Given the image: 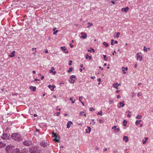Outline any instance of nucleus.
<instances>
[{
    "label": "nucleus",
    "instance_id": "f257e3e1",
    "mask_svg": "<svg viewBox=\"0 0 153 153\" xmlns=\"http://www.w3.org/2000/svg\"><path fill=\"white\" fill-rule=\"evenodd\" d=\"M40 150L39 148L37 146H32L29 148V152L30 153H40Z\"/></svg>",
    "mask_w": 153,
    "mask_h": 153
},
{
    "label": "nucleus",
    "instance_id": "f03ea898",
    "mask_svg": "<svg viewBox=\"0 0 153 153\" xmlns=\"http://www.w3.org/2000/svg\"><path fill=\"white\" fill-rule=\"evenodd\" d=\"M11 137L14 140L19 141L21 140V138L20 135L18 133H14L12 134Z\"/></svg>",
    "mask_w": 153,
    "mask_h": 153
},
{
    "label": "nucleus",
    "instance_id": "7ed1b4c3",
    "mask_svg": "<svg viewBox=\"0 0 153 153\" xmlns=\"http://www.w3.org/2000/svg\"><path fill=\"white\" fill-rule=\"evenodd\" d=\"M14 146L12 145H8L6 148V151L7 153H12L13 150L14 149Z\"/></svg>",
    "mask_w": 153,
    "mask_h": 153
},
{
    "label": "nucleus",
    "instance_id": "20e7f679",
    "mask_svg": "<svg viewBox=\"0 0 153 153\" xmlns=\"http://www.w3.org/2000/svg\"><path fill=\"white\" fill-rule=\"evenodd\" d=\"M52 137L54 138L53 140L55 141L58 143L59 142V140L57 139V135L53 131L52 132Z\"/></svg>",
    "mask_w": 153,
    "mask_h": 153
},
{
    "label": "nucleus",
    "instance_id": "39448f33",
    "mask_svg": "<svg viewBox=\"0 0 153 153\" xmlns=\"http://www.w3.org/2000/svg\"><path fill=\"white\" fill-rule=\"evenodd\" d=\"M23 144L26 146H28L32 144V142L30 140H27L23 142Z\"/></svg>",
    "mask_w": 153,
    "mask_h": 153
},
{
    "label": "nucleus",
    "instance_id": "423d86ee",
    "mask_svg": "<svg viewBox=\"0 0 153 153\" xmlns=\"http://www.w3.org/2000/svg\"><path fill=\"white\" fill-rule=\"evenodd\" d=\"M9 137V135L6 134H3V135L1 136V137L2 139L5 140H7L8 139Z\"/></svg>",
    "mask_w": 153,
    "mask_h": 153
},
{
    "label": "nucleus",
    "instance_id": "0eeeda50",
    "mask_svg": "<svg viewBox=\"0 0 153 153\" xmlns=\"http://www.w3.org/2000/svg\"><path fill=\"white\" fill-rule=\"evenodd\" d=\"M75 76L74 75H72L70 77V79L69 80V82L70 83H73L75 81V80L74 79H75Z\"/></svg>",
    "mask_w": 153,
    "mask_h": 153
},
{
    "label": "nucleus",
    "instance_id": "6e6552de",
    "mask_svg": "<svg viewBox=\"0 0 153 153\" xmlns=\"http://www.w3.org/2000/svg\"><path fill=\"white\" fill-rule=\"evenodd\" d=\"M40 145L42 146L45 147L48 145V143L45 141H43L40 142Z\"/></svg>",
    "mask_w": 153,
    "mask_h": 153
},
{
    "label": "nucleus",
    "instance_id": "1a4fd4ad",
    "mask_svg": "<svg viewBox=\"0 0 153 153\" xmlns=\"http://www.w3.org/2000/svg\"><path fill=\"white\" fill-rule=\"evenodd\" d=\"M137 60H139L140 61H141L142 60V56L139 55V53H137Z\"/></svg>",
    "mask_w": 153,
    "mask_h": 153
},
{
    "label": "nucleus",
    "instance_id": "9d476101",
    "mask_svg": "<svg viewBox=\"0 0 153 153\" xmlns=\"http://www.w3.org/2000/svg\"><path fill=\"white\" fill-rule=\"evenodd\" d=\"M20 153H28V149L27 148H24L21 150Z\"/></svg>",
    "mask_w": 153,
    "mask_h": 153
},
{
    "label": "nucleus",
    "instance_id": "9b49d317",
    "mask_svg": "<svg viewBox=\"0 0 153 153\" xmlns=\"http://www.w3.org/2000/svg\"><path fill=\"white\" fill-rule=\"evenodd\" d=\"M61 49L62 50V51H63L64 52V53H68V51L67 50V49L65 47H60Z\"/></svg>",
    "mask_w": 153,
    "mask_h": 153
},
{
    "label": "nucleus",
    "instance_id": "f8f14e48",
    "mask_svg": "<svg viewBox=\"0 0 153 153\" xmlns=\"http://www.w3.org/2000/svg\"><path fill=\"white\" fill-rule=\"evenodd\" d=\"M81 34L82 35L81 37L84 39H85L86 38L87 34L85 33L84 32H81Z\"/></svg>",
    "mask_w": 153,
    "mask_h": 153
},
{
    "label": "nucleus",
    "instance_id": "ddd939ff",
    "mask_svg": "<svg viewBox=\"0 0 153 153\" xmlns=\"http://www.w3.org/2000/svg\"><path fill=\"white\" fill-rule=\"evenodd\" d=\"M12 153H20V150L18 149H13Z\"/></svg>",
    "mask_w": 153,
    "mask_h": 153
},
{
    "label": "nucleus",
    "instance_id": "4468645a",
    "mask_svg": "<svg viewBox=\"0 0 153 153\" xmlns=\"http://www.w3.org/2000/svg\"><path fill=\"white\" fill-rule=\"evenodd\" d=\"M129 9V8L128 7H126V8L123 7V8H122L121 10V11L123 12H126L128 11Z\"/></svg>",
    "mask_w": 153,
    "mask_h": 153
},
{
    "label": "nucleus",
    "instance_id": "2eb2a0df",
    "mask_svg": "<svg viewBox=\"0 0 153 153\" xmlns=\"http://www.w3.org/2000/svg\"><path fill=\"white\" fill-rule=\"evenodd\" d=\"M48 87L51 90V91H53L54 90V88L56 87V86L53 85H49L48 86Z\"/></svg>",
    "mask_w": 153,
    "mask_h": 153
},
{
    "label": "nucleus",
    "instance_id": "dca6fc26",
    "mask_svg": "<svg viewBox=\"0 0 153 153\" xmlns=\"http://www.w3.org/2000/svg\"><path fill=\"white\" fill-rule=\"evenodd\" d=\"M30 89L33 92H35L36 91V87L35 86H30L29 87Z\"/></svg>",
    "mask_w": 153,
    "mask_h": 153
},
{
    "label": "nucleus",
    "instance_id": "f3484780",
    "mask_svg": "<svg viewBox=\"0 0 153 153\" xmlns=\"http://www.w3.org/2000/svg\"><path fill=\"white\" fill-rule=\"evenodd\" d=\"M73 124L72 123L71 121H68L67 124V127L69 128H70L71 125Z\"/></svg>",
    "mask_w": 153,
    "mask_h": 153
},
{
    "label": "nucleus",
    "instance_id": "a211bd4d",
    "mask_svg": "<svg viewBox=\"0 0 153 153\" xmlns=\"http://www.w3.org/2000/svg\"><path fill=\"white\" fill-rule=\"evenodd\" d=\"M15 51H13L9 55V56L10 57H13L15 56Z\"/></svg>",
    "mask_w": 153,
    "mask_h": 153
},
{
    "label": "nucleus",
    "instance_id": "6ab92c4d",
    "mask_svg": "<svg viewBox=\"0 0 153 153\" xmlns=\"http://www.w3.org/2000/svg\"><path fill=\"white\" fill-rule=\"evenodd\" d=\"M91 131V128L90 127H88L85 130L86 132L87 133H89Z\"/></svg>",
    "mask_w": 153,
    "mask_h": 153
},
{
    "label": "nucleus",
    "instance_id": "aec40b11",
    "mask_svg": "<svg viewBox=\"0 0 153 153\" xmlns=\"http://www.w3.org/2000/svg\"><path fill=\"white\" fill-rule=\"evenodd\" d=\"M120 106H118L119 107H120L121 106L123 107L125 105L124 101H123L122 102H120L119 103Z\"/></svg>",
    "mask_w": 153,
    "mask_h": 153
},
{
    "label": "nucleus",
    "instance_id": "412c9836",
    "mask_svg": "<svg viewBox=\"0 0 153 153\" xmlns=\"http://www.w3.org/2000/svg\"><path fill=\"white\" fill-rule=\"evenodd\" d=\"M123 140L125 141L126 142H127L128 141V137L126 136H124L123 137Z\"/></svg>",
    "mask_w": 153,
    "mask_h": 153
},
{
    "label": "nucleus",
    "instance_id": "4be33fe9",
    "mask_svg": "<svg viewBox=\"0 0 153 153\" xmlns=\"http://www.w3.org/2000/svg\"><path fill=\"white\" fill-rule=\"evenodd\" d=\"M5 143L0 142V148L4 147L5 146Z\"/></svg>",
    "mask_w": 153,
    "mask_h": 153
},
{
    "label": "nucleus",
    "instance_id": "5701e85b",
    "mask_svg": "<svg viewBox=\"0 0 153 153\" xmlns=\"http://www.w3.org/2000/svg\"><path fill=\"white\" fill-rule=\"evenodd\" d=\"M85 58L86 59H89L91 60V56H89L88 54H87L85 57Z\"/></svg>",
    "mask_w": 153,
    "mask_h": 153
},
{
    "label": "nucleus",
    "instance_id": "b1692460",
    "mask_svg": "<svg viewBox=\"0 0 153 153\" xmlns=\"http://www.w3.org/2000/svg\"><path fill=\"white\" fill-rule=\"evenodd\" d=\"M32 51H33L34 50H35L34 52L33 53V54L35 55L36 54V48H32Z\"/></svg>",
    "mask_w": 153,
    "mask_h": 153
},
{
    "label": "nucleus",
    "instance_id": "393cba45",
    "mask_svg": "<svg viewBox=\"0 0 153 153\" xmlns=\"http://www.w3.org/2000/svg\"><path fill=\"white\" fill-rule=\"evenodd\" d=\"M88 24L89 25L87 27L88 28H89L91 26L93 25V24L90 22H88Z\"/></svg>",
    "mask_w": 153,
    "mask_h": 153
},
{
    "label": "nucleus",
    "instance_id": "a878e982",
    "mask_svg": "<svg viewBox=\"0 0 153 153\" xmlns=\"http://www.w3.org/2000/svg\"><path fill=\"white\" fill-rule=\"evenodd\" d=\"M49 72L50 73H52L53 75L55 74H56V72L55 71H53L52 70H49Z\"/></svg>",
    "mask_w": 153,
    "mask_h": 153
},
{
    "label": "nucleus",
    "instance_id": "bb28decb",
    "mask_svg": "<svg viewBox=\"0 0 153 153\" xmlns=\"http://www.w3.org/2000/svg\"><path fill=\"white\" fill-rule=\"evenodd\" d=\"M136 118L137 119H140L142 118V116L140 115H138L136 116Z\"/></svg>",
    "mask_w": 153,
    "mask_h": 153
},
{
    "label": "nucleus",
    "instance_id": "cd10ccee",
    "mask_svg": "<svg viewBox=\"0 0 153 153\" xmlns=\"http://www.w3.org/2000/svg\"><path fill=\"white\" fill-rule=\"evenodd\" d=\"M124 68H125V67H122V71L123 72V73L124 74H126V72L125 71V70L124 69Z\"/></svg>",
    "mask_w": 153,
    "mask_h": 153
},
{
    "label": "nucleus",
    "instance_id": "c85d7f7f",
    "mask_svg": "<svg viewBox=\"0 0 153 153\" xmlns=\"http://www.w3.org/2000/svg\"><path fill=\"white\" fill-rule=\"evenodd\" d=\"M112 86L114 88H115L116 87H118L117 84V82L113 84L112 85Z\"/></svg>",
    "mask_w": 153,
    "mask_h": 153
},
{
    "label": "nucleus",
    "instance_id": "c756f323",
    "mask_svg": "<svg viewBox=\"0 0 153 153\" xmlns=\"http://www.w3.org/2000/svg\"><path fill=\"white\" fill-rule=\"evenodd\" d=\"M95 122L94 121V119H92L91 120V122L90 123L92 124V125H94L95 124Z\"/></svg>",
    "mask_w": 153,
    "mask_h": 153
},
{
    "label": "nucleus",
    "instance_id": "7c9ffc66",
    "mask_svg": "<svg viewBox=\"0 0 153 153\" xmlns=\"http://www.w3.org/2000/svg\"><path fill=\"white\" fill-rule=\"evenodd\" d=\"M127 123V122L126 121V120H125L123 122V126H126V124Z\"/></svg>",
    "mask_w": 153,
    "mask_h": 153
},
{
    "label": "nucleus",
    "instance_id": "2f4dec72",
    "mask_svg": "<svg viewBox=\"0 0 153 153\" xmlns=\"http://www.w3.org/2000/svg\"><path fill=\"white\" fill-rule=\"evenodd\" d=\"M73 70V68H70L68 71V73H70Z\"/></svg>",
    "mask_w": 153,
    "mask_h": 153
},
{
    "label": "nucleus",
    "instance_id": "473e14b6",
    "mask_svg": "<svg viewBox=\"0 0 153 153\" xmlns=\"http://www.w3.org/2000/svg\"><path fill=\"white\" fill-rule=\"evenodd\" d=\"M120 32L117 33L115 37H117V38H118L119 37V35H120Z\"/></svg>",
    "mask_w": 153,
    "mask_h": 153
},
{
    "label": "nucleus",
    "instance_id": "72a5a7b5",
    "mask_svg": "<svg viewBox=\"0 0 153 153\" xmlns=\"http://www.w3.org/2000/svg\"><path fill=\"white\" fill-rule=\"evenodd\" d=\"M85 112L84 111H81L80 112L79 115L81 116H83L84 115V114H85Z\"/></svg>",
    "mask_w": 153,
    "mask_h": 153
},
{
    "label": "nucleus",
    "instance_id": "f704fd0d",
    "mask_svg": "<svg viewBox=\"0 0 153 153\" xmlns=\"http://www.w3.org/2000/svg\"><path fill=\"white\" fill-rule=\"evenodd\" d=\"M141 120H137L136 122H135V124L136 125H138L139 123H140V122H141Z\"/></svg>",
    "mask_w": 153,
    "mask_h": 153
},
{
    "label": "nucleus",
    "instance_id": "c9c22d12",
    "mask_svg": "<svg viewBox=\"0 0 153 153\" xmlns=\"http://www.w3.org/2000/svg\"><path fill=\"white\" fill-rule=\"evenodd\" d=\"M103 44L105 45V47H107L108 46V43H106L105 42H103Z\"/></svg>",
    "mask_w": 153,
    "mask_h": 153
},
{
    "label": "nucleus",
    "instance_id": "e433bc0d",
    "mask_svg": "<svg viewBox=\"0 0 153 153\" xmlns=\"http://www.w3.org/2000/svg\"><path fill=\"white\" fill-rule=\"evenodd\" d=\"M102 111L97 113V114L102 115Z\"/></svg>",
    "mask_w": 153,
    "mask_h": 153
},
{
    "label": "nucleus",
    "instance_id": "4c0bfd02",
    "mask_svg": "<svg viewBox=\"0 0 153 153\" xmlns=\"http://www.w3.org/2000/svg\"><path fill=\"white\" fill-rule=\"evenodd\" d=\"M82 97H80L79 98V101L81 102H82Z\"/></svg>",
    "mask_w": 153,
    "mask_h": 153
},
{
    "label": "nucleus",
    "instance_id": "58836bf2",
    "mask_svg": "<svg viewBox=\"0 0 153 153\" xmlns=\"http://www.w3.org/2000/svg\"><path fill=\"white\" fill-rule=\"evenodd\" d=\"M146 46H144V49H143V51H145V52L147 51V48H146Z\"/></svg>",
    "mask_w": 153,
    "mask_h": 153
},
{
    "label": "nucleus",
    "instance_id": "ea45409f",
    "mask_svg": "<svg viewBox=\"0 0 153 153\" xmlns=\"http://www.w3.org/2000/svg\"><path fill=\"white\" fill-rule=\"evenodd\" d=\"M103 56L104 57V58L105 60H107V57H106V55H103Z\"/></svg>",
    "mask_w": 153,
    "mask_h": 153
},
{
    "label": "nucleus",
    "instance_id": "a19ab883",
    "mask_svg": "<svg viewBox=\"0 0 153 153\" xmlns=\"http://www.w3.org/2000/svg\"><path fill=\"white\" fill-rule=\"evenodd\" d=\"M99 122L101 123H102L104 122V121L102 120H101V119L99 120Z\"/></svg>",
    "mask_w": 153,
    "mask_h": 153
},
{
    "label": "nucleus",
    "instance_id": "79ce46f5",
    "mask_svg": "<svg viewBox=\"0 0 153 153\" xmlns=\"http://www.w3.org/2000/svg\"><path fill=\"white\" fill-rule=\"evenodd\" d=\"M147 142V141L146 140H143V144H144L146 143Z\"/></svg>",
    "mask_w": 153,
    "mask_h": 153
},
{
    "label": "nucleus",
    "instance_id": "37998d69",
    "mask_svg": "<svg viewBox=\"0 0 153 153\" xmlns=\"http://www.w3.org/2000/svg\"><path fill=\"white\" fill-rule=\"evenodd\" d=\"M114 41V39H112L111 40V45H114L113 42Z\"/></svg>",
    "mask_w": 153,
    "mask_h": 153
},
{
    "label": "nucleus",
    "instance_id": "c03bdc74",
    "mask_svg": "<svg viewBox=\"0 0 153 153\" xmlns=\"http://www.w3.org/2000/svg\"><path fill=\"white\" fill-rule=\"evenodd\" d=\"M117 128V126H113L112 127V129H113L114 128Z\"/></svg>",
    "mask_w": 153,
    "mask_h": 153
},
{
    "label": "nucleus",
    "instance_id": "a18cd8bd",
    "mask_svg": "<svg viewBox=\"0 0 153 153\" xmlns=\"http://www.w3.org/2000/svg\"><path fill=\"white\" fill-rule=\"evenodd\" d=\"M58 32V30H56L53 33V34L54 35H55L56 34V33H57V32Z\"/></svg>",
    "mask_w": 153,
    "mask_h": 153
},
{
    "label": "nucleus",
    "instance_id": "49530a36",
    "mask_svg": "<svg viewBox=\"0 0 153 153\" xmlns=\"http://www.w3.org/2000/svg\"><path fill=\"white\" fill-rule=\"evenodd\" d=\"M115 130H116L117 132H118L120 131V129L119 128H116Z\"/></svg>",
    "mask_w": 153,
    "mask_h": 153
},
{
    "label": "nucleus",
    "instance_id": "de8ad7c7",
    "mask_svg": "<svg viewBox=\"0 0 153 153\" xmlns=\"http://www.w3.org/2000/svg\"><path fill=\"white\" fill-rule=\"evenodd\" d=\"M89 110L90 111H92L93 110H94L93 109V108H90L89 109Z\"/></svg>",
    "mask_w": 153,
    "mask_h": 153
},
{
    "label": "nucleus",
    "instance_id": "09e8293b",
    "mask_svg": "<svg viewBox=\"0 0 153 153\" xmlns=\"http://www.w3.org/2000/svg\"><path fill=\"white\" fill-rule=\"evenodd\" d=\"M34 80L35 81H39V79H36V78H35V79H34Z\"/></svg>",
    "mask_w": 153,
    "mask_h": 153
},
{
    "label": "nucleus",
    "instance_id": "8fccbe9b",
    "mask_svg": "<svg viewBox=\"0 0 153 153\" xmlns=\"http://www.w3.org/2000/svg\"><path fill=\"white\" fill-rule=\"evenodd\" d=\"M135 95V93L134 92V93H132V97H134V96Z\"/></svg>",
    "mask_w": 153,
    "mask_h": 153
},
{
    "label": "nucleus",
    "instance_id": "3c124183",
    "mask_svg": "<svg viewBox=\"0 0 153 153\" xmlns=\"http://www.w3.org/2000/svg\"><path fill=\"white\" fill-rule=\"evenodd\" d=\"M141 96V94H140V93H138L137 94V96L139 97L140 96Z\"/></svg>",
    "mask_w": 153,
    "mask_h": 153
},
{
    "label": "nucleus",
    "instance_id": "603ef678",
    "mask_svg": "<svg viewBox=\"0 0 153 153\" xmlns=\"http://www.w3.org/2000/svg\"><path fill=\"white\" fill-rule=\"evenodd\" d=\"M137 64L136 63L135 64L134 66V68H136L137 67Z\"/></svg>",
    "mask_w": 153,
    "mask_h": 153
},
{
    "label": "nucleus",
    "instance_id": "864d4df0",
    "mask_svg": "<svg viewBox=\"0 0 153 153\" xmlns=\"http://www.w3.org/2000/svg\"><path fill=\"white\" fill-rule=\"evenodd\" d=\"M107 148H105L104 149H103V151H104V152H106L107 151Z\"/></svg>",
    "mask_w": 153,
    "mask_h": 153
},
{
    "label": "nucleus",
    "instance_id": "5fc2aeb1",
    "mask_svg": "<svg viewBox=\"0 0 153 153\" xmlns=\"http://www.w3.org/2000/svg\"><path fill=\"white\" fill-rule=\"evenodd\" d=\"M70 46L71 47L73 48L74 46V45L73 44H70Z\"/></svg>",
    "mask_w": 153,
    "mask_h": 153
},
{
    "label": "nucleus",
    "instance_id": "6e6d98bb",
    "mask_svg": "<svg viewBox=\"0 0 153 153\" xmlns=\"http://www.w3.org/2000/svg\"><path fill=\"white\" fill-rule=\"evenodd\" d=\"M91 78L93 79H95L96 78V77L95 76H92L91 77Z\"/></svg>",
    "mask_w": 153,
    "mask_h": 153
},
{
    "label": "nucleus",
    "instance_id": "4d7b16f0",
    "mask_svg": "<svg viewBox=\"0 0 153 153\" xmlns=\"http://www.w3.org/2000/svg\"><path fill=\"white\" fill-rule=\"evenodd\" d=\"M59 114H60V112H58L57 113H56V116H59Z\"/></svg>",
    "mask_w": 153,
    "mask_h": 153
},
{
    "label": "nucleus",
    "instance_id": "13d9d810",
    "mask_svg": "<svg viewBox=\"0 0 153 153\" xmlns=\"http://www.w3.org/2000/svg\"><path fill=\"white\" fill-rule=\"evenodd\" d=\"M72 62V61L70 60V63H69V65H71V62Z\"/></svg>",
    "mask_w": 153,
    "mask_h": 153
},
{
    "label": "nucleus",
    "instance_id": "bf43d9fd",
    "mask_svg": "<svg viewBox=\"0 0 153 153\" xmlns=\"http://www.w3.org/2000/svg\"><path fill=\"white\" fill-rule=\"evenodd\" d=\"M120 95H117V98H120Z\"/></svg>",
    "mask_w": 153,
    "mask_h": 153
},
{
    "label": "nucleus",
    "instance_id": "052dcab7",
    "mask_svg": "<svg viewBox=\"0 0 153 153\" xmlns=\"http://www.w3.org/2000/svg\"><path fill=\"white\" fill-rule=\"evenodd\" d=\"M98 82H100L101 81V79L100 78H99L98 79Z\"/></svg>",
    "mask_w": 153,
    "mask_h": 153
},
{
    "label": "nucleus",
    "instance_id": "680f3d73",
    "mask_svg": "<svg viewBox=\"0 0 153 153\" xmlns=\"http://www.w3.org/2000/svg\"><path fill=\"white\" fill-rule=\"evenodd\" d=\"M75 100H72L71 101V103L73 104L75 102Z\"/></svg>",
    "mask_w": 153,
    "mask_h": 153
},
{
    "label": "nucleus",
    "instance_id": "e2e57ef3",
    "mask_svg": "<svg viewBox=\"0 0 153 153\" xmlns=\"http://www.w3.org/2000/svg\"><path fill=\"white\" fill-rule=\"evenodd\" d=\"M51 69L52 70H54L55 69L54 68V67H51Z\"/></svg>",
    "mask_w": 153,
    "mask_h": 153
},
{
    "label": "nucleus",
    "instance_id": "0e129e2a",
    "mask_svg": "<svg viewBox=\"0 0 153 153\" xmlns=\"http://www.w3.org/2000/svg\"><path fill=\"white\" fill-rule=\"evenodd\" d=\"M124 69L125 70L127 71L128 70V68L127 67H126L124 68Z\"/></svg>",
    "mask_w": 153,
    "mask_h": 153
},
{
    "label": "nucleus",
    "instance_id": "69168bd1",
    "mask_svg": "<svg viewBox=\"0 0 153 153\" xmlns=\"http://www.w3.org/2000/svg\"><path fill=\"white\" fill-rule=\"evenodd\" d=\"M81 68H82L83 67V65L82 64H81L80 65Z\"/></svg>",
    "mask_w": 153,
    "mask_h": 153
},
{
    "label": "nucleus",
    "instance_id": "338daca9",
    "mask_svg": "<svg viewBox=\"0 0 153 153\" xmlns=\"http://www.w3.org/2000/svg\"><path fill=\"white\" fill-rule=\"evenodd\" d=\"M118 43V42L117 41H115L114 42V43L115 44H117Z\"/></svg>",
    "mask_w": 153,
    "mask_h": 153
},
{
    "label": "nucleus",
    "instance_id": "774afa93",
    "mask_svg": "<svg viewBox=\"0 0 153 153\" xmlns=\"http://www.w3.org/2000/svg\"><path fill=\"white\" fill-rule=\"evenodd\" d=\"M44 78V77L43 76H42L41 77V79H43Z\"/></svg>",
    "mask_w": 153,
    "mask_h": 153
}]
</instances>
